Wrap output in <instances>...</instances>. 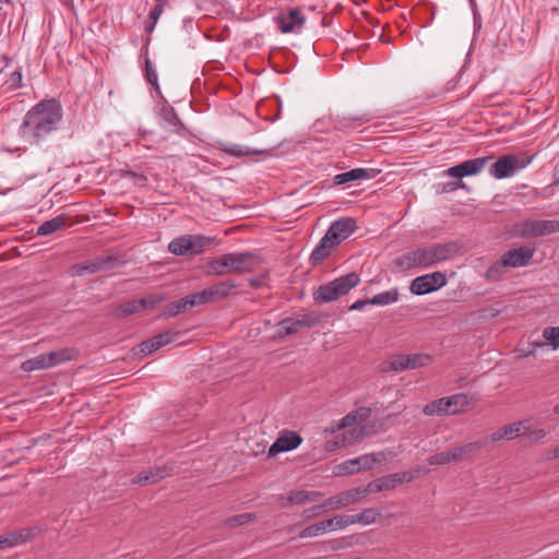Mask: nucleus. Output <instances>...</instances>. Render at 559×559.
Wrapping results in <instances>:
<instances>
[{
    "label": "nucleus",
    "mask_w": 559,
    "mask_h": 559,
    "mask_svg": "<svg viewBox=\"0 0 559 559\" xmlns=\"http://www.w3.org/2000/svg\"><path fill=\"white\" fill-rule=\"evenodd\" d=\"M391 477L392 483L394 484V488L404 483H409L413 479V475L409 472H401L389 475Z\"/></svg>",
    "instance_id": "54"
},
{
    "label": "nucleus",
    "mask_w": 559,
    "mask_h": 559,
    "mask_svg": "<svg viewBox=\"0 0 559 559\" xmlns=\"http://www.w3.org/2000/svg\"><path fill=\"white\" fill-rule=\"evenodd\" d=\"M142 302L143 301H138V299L124 301L115 306L110 314L116 319H123L131 314L139 313L141 311L140 305Z\"/></svg>",
    "instance_id": "30"
},
{
    "label": "nucleus",
    "mask_w": 559,
    "mask_h": 559,
    "mask_svg": "<svg viewBox=\"0 0 559 559\" xmlns=\"http://www.w3.org/2000/svg\"><path fill=\"white\" fill-rule=\"evenodd\" d=\"M49 367L70 361L78 356V352L73 347H66L46 354Z\"/></svg>",
    "instance_id": "29"
},
{
    "label": "nucleus",
    "mask_w": 559,
    "mask_h": 559,
    "mask_svg": "<svg viewBox=\"0 0 559 559\" xmlns=\"http://www.w3.org/2000/svg\"><path fill=\"white\" fill-rule=\"evenodd\" d=\"M371 120V117L367 114H350L344 110H340L334 115L333 121L337 128H349L355 126H361L365 122Z\"/></svg>",
    "instance_id": "23"
},
{
    "label": "nucleus",
    "mask_w": 559,
    "mask_h": 559,
    "mask_svg": "<svg viewBox=\"0 0 559 559\" xmlns=\"http://www.w3.org/2000/svg\"><path fill=\"white\" fill-rule=\"evenodd\" d=\"M324 510H328V509L325 507H323V503L318 504V506H313L311 508L305 509L304 512H302V516L306 520H311V519L318 516Z\"/></svg>",
    "instance_id": "57"
},
{
    "label": "nucleus",
    "mask_w": 559,
    "mask_h": 559,
    "mask_svg": "<svg viewBox=\"0 0 559 559\" xmlns=\"http://www.w3.org/2000/svg\"><path fill=\"white\" fill-rule=\"evenodd\" d=\"M277 326H278V331H277L278 337H285L287 335L295 334L300 329L304 328V325L301 324L300 318L299 319L285 318L278 322Z\"/></svg>",
    "instance_id": "32"
},
{
    "label": "nucleus",
    "mask_w": 559,
    "mask_h": 559,
    "mask_svg": "<svg viewBox=\"0 0 559 559\" xmlns=\"http://www.w3.org/2000/svg\"><path fill=\"white\" fill-rule=\"evenodd\" d=\"M213 240L203 235L180 236L169 242L168 250L175 255H195L204 252L213 243Z\"/></svg>",
    "instance_id": "4"
},
{
    "label": "nucleus",
    "mask_w": 559,
    "mask_h": 559,
    "mask_svg": "<svg viewBox=\"0 0 559 559\" xmlns=\"http://www.w3.org/2000/svg\"><path fill=\"white\" fill-rule=\"evenodd\" d=\"M236 287V283L233 280H227L224 282L216 283L205 289L203 292L205 293L206 301L214 302L222 300L226 298L233 288Z\"/></svg>",
    "instance_id": "24"
},
{
    "label": "nucleus",
    "mask_w": 559,
    "mask_h": 559,
    "mask_svg": "<svg viewBox=\"0 0 559 559\" xmlns=\"http://www.w3.org/2000/svg\"><path fill=\"white\" fill-rule=\"evenodd\" d=\"M507 267L506 264H502V259L500 258L496 261L485 273V277L488 281L496 282L500 278L503 269Z\"/></svg>",
    "instance_id": "42"
},
{
    "label": "nucleus",
    "mask_w": 559,
    "mask_h": 559,
    "mask_svg": "<svg viewBox=\"0 0 559 559\" xmlns=\"http://www.w3.org/2000/svg\"><path fill=\"white\" fill-rule=\"evenodd\" d=\"M489 443L487 441L486 436L479 440L468 442L466 444L460 445V452L462 453L463 461H473L475 455L481 449H488Z\"/></svg>",
    "instance_id": "31"
},
{
    "label": "nucleus",
    "mask_w": 559,
    "mask_h": 559,
    "mask_svg": "<svg viewBox=\"0 0 559 559\" xmlns=\"http://www.w3.org/2000/svg\"><path fill=\"white\" fill-rule=\"evenodd\" d=\"M419 267L420 269V258L418 253V249L407 251L397 258H395L391 264V272H406L412 269Z\"/></svg>",
    "instance_id": "21"
},
{
    "label": "nucleus",
    "mask_w": 559,
    "mask_h": 559,
    "mask_svg": "<svg viewBox=\"0 0 559 559\" xmlns=\"http://www.w3.org/2000/svg\"><path fill=\"white\" fill-rule=\"evenodd\" d=\"M140 352L144 355H148V354H152L154 352H156L157 349H159L160 347L158 346V343L157 341H155L153 337L152 338H148L146 341H143L140 345Z\"/></svg>",
    "instance_id": "52"
},
{
    "label": "nucleus",
    "mask_w": 559,
    "mask_h": 559,
    "mask_svg": "<svg viewBox=\"0 0 559 559\" xmlns=\"http://www.w3.org/2000/svg\"><path fill=\"white\" fill-rule=\"evenodd\" d=\"M323 316L320 312L311 311L309 313L304 314L300 320L304 328H313L318 325L322 321Z\"/></svg>",
    "instance_id": "46"
},
{
    "label": "nucleus",
    "mask_w": 559,
    "mask_h": 559,
    "mask_svg": "<svg viewBox=\"0 0 559 559\" xmlns=\"http://www.w3.org/2000/svg\"><path fill=\"white\" fill-rule=\"evenodd\" d=\"M445 284V275L440 271H436L414 278L409 289L414 295H425L443 287Z\"/></svg>",
    "instance_id": "9"
},
{
    "label": "nucleus",
    "mask_w": 559,
    "mask_h": 559,
    "mask_svg": "<svg viewBox=\"0 0 559 559\" xmlns=\"http://www.w3.org/2000/svg\"><path fill=\"white\" fill-rule=\"evenodd\" d=\"M379 456H383V453L365 454L357 459L346 461L335 466L334 474L336 476H344L360 471L371 469L374 463L380 462Z\"/></svg>",
    "instance_id": "10"
},
{
    "label": "nucleus",
    "mask_w": 559,
    "mask_h": 559,
    "mask_svg": "<svg viewBox=\"0 0 559 559\" xmlns=\"http://www.w3.org/2000/svg\"><path fill=\"white\" fill-rule=\"evenodd\" d=\"M373 178V170L372 169H365V168H355L346 173H342L336 175L333 178L335 186L345 185L350 181H357L361 179H370Z\"/></svg>",
    "instance_id": "26"
},
{
    "label": "nucleus",
    "mask_w": 559,
    "mask_h": 559,
    "mask_svg": "<svg viewBox=\"0 0 559 559\" xmlns=\"http://www.w3.org/2000/svg\"><path fill=\"white\" fill-rule=\"evenodd\" d=\"M359 501L356 488L340 492L336 496L330 497L323 501V507L328 510H337Z\"/></svg>",
    "instance_id": "22"
},
{
    "label": "nucleus",
    "mask_w": 559,
    "mask_h": 559,
    "mask_svg": "<svg viewBox=\"0 0 559 559\" xmlns=\"http://www.w3.org/2000/svg\"><path fill=\"white\" fill-rule=\"evenodd\" d=\"M380 491L394 489V484L389 475L377 478Z\"/></svg>",
    "instance_id": "59"
},
{
    "label": "nucleus",
    "mask_w": 559,
    "mask_h": 559,
    "mask_svg": "<svg viewBox=\"0 0 559 559\" xmlns=\"http://www.w3.org/2000/svg\"><path fill=\"white\" fill-rule=\"evenodd\" d=\"M153 338L157 341L159 347H163L164 345H167L173 341L171 331L159 333L153 336Z\"/></svg>",
    "instance_id": "58"
},
{
    "label": "nucleus",
    "mask_w": 559,
    "mask_h": 559,
    "mask_svg": "<svg viewBox=\"0 0 559 559\" xmlns=\"http://www.w3.org/2000/svg\"><path fill=\"white\" fill-rule=\"evenodd\" d=\"M329 530H333V521L324 520V521H321V522H318L316 524L305 527L299 533V537L300 538L314 537V536H318L319 534H321L325 531H329Z\"/></svg>",
    "instance_id": "34"
},
{
    "label": "nucleus",
    "mask_w": 559,
    "mask_h": 559,
    "mask_svg": "<svg viewBox=\"0 0 559 559\" xmlns=\"http://www.w3.org/2000/svg\"><path fill=\"white\" fill-rule=\"evenodd\" d=\"M120 176L122 178L130 177L134 180L135 183H139V185H144L147 180V177L145 175L139 174V173H135L132 170H128V169H120Z\"/></svg>",
    "instance_id": "55"
},
{
    "label": "nucleus",
    "mask_w": 559,
    "mask_h": 559,
    "mask_svg": "<svg viewBox=\"0 0 559 559\" xmlns=\"http://www.w3.org/2000/svg\"><path fill=\"white\" fill-rule=\"evenodd\" d=\"M257 519V514L253 512L241 513L234 516H230L224 521V526L227 527H236L240 525H245L249 522H252Z\"/></svg>",
    "instance_id": "39"
},
{
    "label": "nucleus",
    "mask_w": 559,
    "mask_h": 559,
    "mask_svg": "<svg viewBox=\"0 0 559 559\" xmlns=\"http://www.w3.org/2000/svg\"><path fill=\"white\" fill-rule=\"evenodd\" d=\"M356 414L357 419H367L371 415V408L370 407H359L358 409L354 411Z\"/></svg>",
    "instance_id": "64"
},
{
    "label": "nucleus",
    "mask_w": 559,
    "mask_h": 559,
    "mask_svg": "<svg viewBox=\"0 0 559 559\" xmlns=\"http://www.w3.org/2000/svg\"><path fill=\"white\" fill-rule=\"evenodd\" d=\"M5 84L11 91L22 87V72L20 70L13 71Z\"/></svg>",
    "instance_id": "51"
},
{
    "label": "nucleus",
    "mask_w": 559,
    "mask_h": 559,
    "mask_svg": "<svg viewBox=\"0 0 559 559\" xmlns=\"http://www.w3.org/2000/svg\"><path fill=\"white\" fill-rule=\"evenodd\" d=\"M23 371L31 372L39 369L50 368L46 354L38 355L34 358L25 360L21 366Z\"/></svg>",
    "instance_id": "35"
},
{
    "label": "nucleus",
    "mask_w": 559,
    "mask_h": 559,
    "mask_svg": "<svg viewBox=\"0 0 559 559\" xmlns=\"http://www.w3.org/2000/svg\"><path fill=\"white\" fill-rule=\"evenodd\" d=\"M535 253V248L521 247L516 249L508 250L502 254V264L507 267H521L530 263Z\"/></svg>",
    "instance_id": "17"
},
{
    "label": "nucleus",
    "mask_w": 559,
    "mask_h": 559,
    "mask_svg": "<svg viewBox=\"0 0 559 559\" xmlns=\"http://www.w3.org/2000/svg\"><path fill=\"white\" fill-rule=\"evenodd\" d=\"M162 300H163V297L160 295H156V294H152L146 297L138 299V301H143L140 305L141 311L145 310V309L155 308Z\"/></svg>",
    "instance_id": "49"
},
{
    "label": "nucleus",
    "mask_w": 559,
    "mask_h": 559,
    "mask_svg": "<svg viewBox=\"0 0 559 559\" xmlns=\"http://www.w3.org/2000/svg\"><path fill=\"white\" fill-rule=\"evenodd\" d=\"M186 309H188L187 301L185 300V298H180L178 300L169 302L165 307L162 316L165 318L175 317V316L179 314L180 312L185 311Z\"/></svg>",
    "instance_id": "40"
},
{
    "label": "nucleus",
    "mask_w": 559,
    "mask_h": 559,
    "mask_svg": "<svg viewBox=\"0 0 559 559\" xmlns=\"http://www.w3.org/2000/svg\"><path fill=\"white\" fill-rule=\"evenodd\" d=\"M429 465H445L449 464V454L447 451L436 453L427 459Z\"/></svg>",
    "instance_id": "53"
},
{
    "label": "nucleus",
    "mask_w": 559,
    "mask_h": 559,
    "mask_svg": "<svg viewBox=\"0 0 559 559\" xmlns=\"http://www.w3.org/2000/svg\"><path fill=\"white\" fill-rule=\"evenodd\" d=\"M356 420H357V417H356L355 412H350L341 419L338 429H344L348 426H352Z\"/></svg>",
    "instance_id": "60"
},
{
    "label": "nucleus",
    "mask_w": 559,
    "mask_h": 559,
    "mask_svg": "<svg viewBox=\"0 0 559 559\" xmlns=\"http://www.w3.org/2000/svg\"><path fill=\"white\" fill-rule=\"evenodd\" d=\"M301 442L302 438L298 432L284 430L275 440V442L270 447L267 455L272 457L282 452L292 451L298 448Z\"/></svg>",
    "instance_id": "13"
},
{
    "label": "nucleus",
    "mask_w": 559,
    "mask_h": 559,
    "mask_svg": "<svg viewBox=\"0 0 559 559\" xmlns=\"http://www.w3.org/2000/svg\"><path fill=\"white\" fill-rule=\"evenodd\" d=\"M158 117L165 126L170 128V131L183 135L188 132L186 126L178 117L174 107L168 104H163L158 110Z\"/></svg>",
    "instance_id": "20"
},
{
    "label": "nucleus",
    "mask_w": 559,
    "mask_h": 559,
    "mask_svg": "<svg viewBox=\"0 0 559 559\" xmlns=\"http://www.w3.org/2000/svg\"><path fill=\"white\" fill-rule=\"evenodd\" d=\"M183 298L187 301V307L188 308H193V307H197V306H201V305L207 304L206 297H205V293L203 290L189 294V295H187Z\"/></svg>",
    "instance_id": "44"
},
{
    "label": "nucleus",
    "mask_w": 559,
    "mask_h": 559,
    "mask_svg": "<svg viewBox=\"0 0 559 559\" xmlns=\"http://www.w3.org/2000/svg\"><path fill=\"white\" fill-rule=\"evenodd\" d=\"M69 217L64 214H60L49 221L44 222L37 228L38 236H48L64 227L68 223Z\"/></svg>",
    "instance_id": "28"
},
{
    "label": "nucleus",
    "mask_w": 559,
    "mask_h": 559,
    "mask_svg": "<svg viewBox=\"0 0 559 559\" xmlns=\"http://www.w3.org/2000/svg\"><path fill=\"white\" fill-rule=\"evenodd\" d=\"M146 80L154 85L156 88H158L157 84V75L155 71L152 69L151 63L148 60H146Z\"/></svg>",
    "instance_id": "62"
},
{
    "label": "nucleus",
    "mask_w": 559,
    "mask_h": 559,
    "mask_svg": "<svg viewBox=\"0 0 559 559\" xmlns=\"http://www.w3.org/2000/svg\"><path fill=\"white\" fill-rule=\"evenodd\" d=\"M491 157H478L468 159L459 165L452 166L447 174L453 178H463L478 174Z\"/></svg>",
    "instance_id": "15"
},
{
    "label": "nucleus",
    "mask_w": 559,
    "mask_h": 559,
    "mask_svg": "<svg viewBox=\"0 0 559 559\" xmlns=\"http://www.w3.org/2000/svg\"><path fill=\"white\" fill-rule=\"evenodd\" d=\"M354 443L353 439H349V431H345L342 435L336 436L334 439L329 440L325 443V449L328 451H333L338 448L346 447L348 444Z\"/></svg>",
    "instance_id": "41"
},
{
    "label": "nucleus",
    "mask_w": 559,
    "mask_h": 559,
    "mask_svg": "<svg viewBox=\"0 0 559 559\" xmlns=\"http://www.w3.org/2000/svg\"><path fill=\"white\" fill-rule=\"evenodd\" d=\"M356 228V221L350 217H344L333 222L330 226V229L333 233H337L344 236V238H348Z\"/></svg>",
    "instance_id": "33"
},
{
    "label": "nucleus",
    "mask_w": 559,
    "mask_h": 559,
    "mask_svg": "<svg viewBox=\"0 0 559 559\" xmlns=\"http://www.w3.org/2000/svg\"><path fill=\"white\" fill-rule=\"evenodd\" d=\"M330 520L333 521V530H342L347 527L348 525L355 524L353 514H341Z\"/></svg>",
    "instance_id": "47"
},
{
    "label": "nucleus",
    "mask_w": 559,
    "mask_h": 559,
    "mask_svg": "<svg viewBox=\"0 0 559 559\" xmlns=\"http://www.w3.org/2000/svg\"><path fill=\"white\" fill-rule=\"evenodd\" d=\"M432 361L428 354L397 355L390 360L389 369L391 371H403L426 367Z\"/></svg>",
    "instance_id": "11"
},
{
    "label": "nucleus",
    "mask_w": 559,
    "mask_h": 559,
    "mask_svg": "<svg viewBox=\"0 0 559 559\" xmlns=\"http://www.w3.org/2000/svg\"><path fill=\"white\" fill-rule=\"evenodd\" d=\"M61 118L62 108L58 100H41L26 114L22 132L38 141L55 131Z\"/></svg>",
    "instance_id": "1"
},
{
    "label": "nucleus",
    "mask_w": 559,
    "mask_h": 559,
    "mask_svg": "<svg viewBox=\"0 0 559 559\" xmlns=\"http://www.w3.org/2000/svg\"><path fill=\"white\" fill-rule=\"evenodd\" d=\"M183 298L187 301V307L188 308H193V307H197V306H201V305L207 304L206 297H205V293L203 290L189 294V295H187Z\"/></svg>",
    "instance_id": "45"
},
{
    "label": "nucleus",
    "mask_w": 559,
    "mask_h": 559,
    "mask_svg": "<svg viewBox=\"0 0 559 559\" xmlns=\"http://www.w3.org/2000/svg\"><path fill=\"white\" fill-rule=\"evenodd\" d=\"M28 537V534H25L24 531L13 532L8 536H4V540L8 544V548L20 545L24 543Z\"/></svg>",
    "instance_id": "48"
},
{
    "label": "nucleus",
    "mask_w": 559,
    "mask_h": 559,
    "mask_svg": "<svg viewBox=\"0 0 559 559\" xmlns=\"http://www.w3.org/2000/svg\"><path fill=\"white\" fill-rule=\"evenodd\" d=\"M276 24L282 33H292L304 26L306 19L298 8L290 9L287 14H280Z\"/></svg>",
    "instance_id": "19"
},
{
    "label": "nucleus",
    "mask_w": 559,
    "mask_h": 559,
    "mask_svg": "<svg viewBox=\"0 0 559 559\" xmlns=\"http://www.w3.org/2000/svg\"><path fill=\"white\" fill-rule=\"evenodd\" d=\"M360 277L356 272L337 277L332 282L320 285L313 293V299L318 302H330L345 296L352 288L356 287Z\"/></svg>",
    "instance_id": "3"
},
{
    "label": "nucleus",
    "mask_w": 559,
    "mask_h": 559,
    "mask_svg": "<svg viewBox=\"0 0 559 559\" xmlns=\"http://www.w3.org/2000/svg\"><path fill=\"white\" fill-rule=\"evenodd\" d=\"M118 262L117 255H105V257H96L93 260L75 264L73 270L75 271V275H83L84 273H97L104 270H112Z\"/></svg>",
    "instance_id": "12"
},
{
    "label": "nucleus",
    "mask_w": 559,
    "mask_h": 559,
    "mask_svg": "<svg viewBox=\"0 0 559 559\" xmlns=\"http://www.w3.org/2000/svg\"><path fill=\"white\" fill-rule=\"evenodd\" d=\"M533 159V156L520 158L514 154L500 156L489 168V173L497 179H503L513 176L516 171L525 168Z\"/></svg>",
    "instance_id": "7"
},
{
    "label": "nucleus",
    "mask_w": 559,
    "mask_h": 559,
    "mask_svg": "<svg viewBox=\"0 0 559 559\" xmlns=\"http://www.w3.org/2000/svg\"><path fill=\"white\" fill-rule=\"evenodd\" d=\"M274 147L271 148H262V150H253L249 148L247 146H242L239 144H229L223 147V151L227 153L228 155L235 156V157H245L250 155H270V152Z\"/></svg>",
    "instance_id": "27"
},
{
    "label": "nucleus",
    "mask_w": 559,
    "mask_h": 559,
    "mask_svg": "<svg viewBox=\"0 0 559 559\" xmlns=\"http://www.w3.org/2000/svg\"><path fill=\"white\" fill-rule=\"evenodd\" d=\"M400 294L396 288L374 295L369 299L370 305H389L399 300Z\"/></svg>",
    "instance_id": "38"
},
{
    "label": "nucleus",
    "mask_w": 559,
    "mask_h": 559,
    "mask_svg": "<svg viewBox=\"0 0 559 559\" xmlns=\"http://www.w3.org/2000/svg\"><path fill=\"white\" fill-rule=\"evenodd\" d=\"M323 497L320 491L313 490H292L287 496H280L278 501L283 508L304 504L307 502H317Z\"/></svg>",
    "instance_id": "18"
},
{
    "label": "nucleus",
    "mask_w": 559,
    "mask_h": 559,
    "mask_svg": "<svg viewBox=\"0 0 559 559\" xmlns=\"http://www.w3.org/2000/svg\"><path fill=\"white\" fill-rule=\"evenodd\" d=\"M469 405L467 395L454 394L449 397H442L428 403L424 407V414L426 415H456L465 411Z\"/></svg>",
    "instance_id": "6"
},
{
    "label": "nucleus",
    "mask_w": 559,
    "mask_h": 559,
    "mask_svg": "<svg viewBox=\"0 0 559 559\" xmlns=\"http://www.w3.org/2000/svg\"><path fill=\"white\" fill-rule=\"evenodd\" d=\"M543 337L554 349L559 348V326H548L544 329Z\"/></svg>",
    "instance_id": "43"
},
{
    "label": "nucleus",
    "mask_w": 559,
    "mask_h": 559,
    "mask_svg": "<svg viewBox=\"0 0 559 559\" xmlns=\"http://www.w3.org/2000/svg\"><path fill=\"white\" fill-rule=\"evenodd\" d=\"M357 490V493H358V497H359V500L370 493H373V492H380V489H379V483H378V479H373L372 481H370L367 486L365 487H357L356 488Z\"/></svg>",
    "instance_id": "50"
},
{
    "label": "nucleus",
    "mask_w": 559,
    "mask_h": 559,
    "mask_svg": "<svg viewBox=\"0 0 559 559\" xmlns=\"http://www.w3.org/2000/svg\"><path fill=\"white\" fill-rule=\"evenodd\" d=\"M166 3H167L166 1H155L154 7L152 8V10L148 13V20L157 22L160 14L164 11V7Z\"/></svg>",
    "instance_id": "56"
},
{
    "label": "nucleus",
    "mask_w": 559,
    "mask_h": 559,
    "mask_svg": "<svg viewBox=\"0 0 559 559\" xmlns=\"http://www.w3.org/2000/svg\"><path fill=\"white\" fill-rule=\"evenodd\" d=\"M526 423L527 421L525 420L515 421L511 425H506L499 428L497 431L486 436L489 447H492L500 440H513L519 436H524L525 431L530 429L525 426Z\"/></svg>",
    "instance_id": "14"
},
{
    "label": "nucleus",
    "mask_w": 559,
    "mask_h": 559,
    "mask_svg": "<svg viewBox=\"0 0 559 559\" xmlns=\"http://www.w3.org/2000/svg\"><path fill=\"white\" fill-rule=\"evenodd\" d=\"M376 423H366L358 427H355L349 431V439H353V441H358L362 439L364 437L371 436L376 432Z\"/></svg>",
    "instance_id": "36"
},
{
    "label": "nucleus",
    "mask_w": 559,
    "mask_h": 559,
    "mask_svg": "<svg viewBox=\"0 0 559 559\" xmlns=\"http://www.w3.org/2000/svg\"><path fill=\"white\" fill-rule=\"evenodd\" d=\"M420 258V269H428L439 262L453 258L459 252L456 242L433 243L417 248Z\"/></svg>",
    "instance_id": "5"
},
{
    "label": "nucleus",
    "mask_w": 559,
    "mask_h": 559,
    "mask_svg": "<svg viewBox=\"0 0 559 559\" xmlns=\"http://www.w3.org/2000/svg\"><path fill=\"white\" fill-rule=\"evenodd\" d=\"M518 228L519 235L524 238L547 236L559 231V221L526 219Z\"/></svg>",
    "instance_id": "8"
},
{
    "label": "nucleus",
    "mask_w": 559,
    "mask_h": 559,
    "mask_svg": "<svg viewBox=\"0 0 559 559\" xmlns=\"http://www.w3.org/2000/svg\"><path fill=\"white\" fill-rule=\"evenodd\" d=\"M173 471L174 467L167 464L150 467L148 469L140 472L132 483L141 486L156 484L167 476H170Z\"/></svg>",
    "instance_id": "16"
},
{
    "label": "nucleus",
    "mask_w": 559,
    "mask_h": 559,
    "mask_svg": "<svg viewBox=\"0 0 559 559\" xmlns=\"http://www.w3.org/2000/svg\"><path fill=\"white\" fill-rule=\"evenodd\" d=\"M326 236L330 238V240L332 241V243H334V246H338L343 240H345L344 236L341 235V234H337L336 231L333 233L332 229H328V231L325 233Z\"/></svg>",
    "instance_id": "63"
},
{
    "label": "nucleus",
    "mask_w": 559,
    "mask_h": 559,
    "mask_svg": "<svg viewBox=\"0 0 559 559\" xmlns=\"http://www.w3.org/2000/svg\"><path fill=\"white\" fill-rule=\"evenodd\" d=\"M336 248L330 240L326 234L321 238L319 245L314 248L310 255V263L317 266L330 257L332 251Z\"/></svg>",
    "instance_id": "25"
},
{
    "label": "nucleus",
    "mask_w": 559,
    "mask_h": 559,
    "mask_svg": "<svg viewBox=\"0 0 559 559\" xmlns=\"http://www.w3.org/2000/svg\"><path fill=\"white\" fill-rule=\"evenodd\" d=\"M447 453L449 454V462L450 463H459L463 461L462 453L460 452V447L452 448L450 450H447Z\"/></svg>",
    "instance_id": "61"
},
{
    "label": "nucleus",
    "mask_w": 559,
    "mask_h": 559,
    "mask_svg": "<svg viewBox=\"0 0 559 559\" xmlns=\"http://www.w3.org/2000/svg\"><path fill=\"white\" fill-rule=\"evenodd\" d=\"M354 522L361 523L364 525H369L377 522V519L381 516V513L374 508L364 509L362 512L358 514H353Z\"/></svg>",
    "instance_id": "37"
},
{
    "label": "nucleus",
    "mask_w": 559,
    "mask_h": 559,
    "mask_svg": "<svg viewBox=\"0 0 559 559\" xmlns=\"http://www.w3.org/2000/svg\"><path fill=\"white\" fill-rule=\"evenodd\" d=\"M259 259L251 252L226 253L205 265L206 275H224L230 272L247 273L254 270Z\"/></svg>",
    "instance_id": "2"
}]
</instances>
